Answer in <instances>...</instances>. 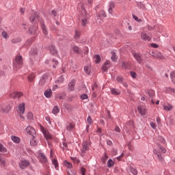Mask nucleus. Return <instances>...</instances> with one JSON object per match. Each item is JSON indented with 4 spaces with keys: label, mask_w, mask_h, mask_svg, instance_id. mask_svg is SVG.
Masks as SVG:
<instances>
[{
    "label": "nucleus",
    "mask_w": 175,
    "mask_h": 175,
    "mask_svg": "<svg viewBox=\"0 0 175 175\" xmlns=\"http://www.w3.org/2000/svg\"><path fill=\"white\" fill-rule=\"evenodd\" d=\"M48 49L53 55H57V49L55 46L51 45L48 47Z\"/></svg>",
    "instance_id": "obj_15"
},
{
    "label": "nucleus",
    "mask_w": 175,
    "mask_h": 175,
    "mask_svg": "<svg viewBox=\"0 0 175 175\" xmlns=\"http://www.w3.org/2000/svg\"><path fill=\"white\" fill-rule=\"evenodd\" d=\"M38 143H39V141H38V139H35V137H33V139L30 141L31 146H37Z\"/></svg>",
    "instance_id": "obj_31"
},
{
    "label": "nucleus",
    "mask_w": 175,
    "mask_h": 175,
    "mask_svg": "<svg viewBox=\"0 0 175 175\" xmlns=\"http://www.w3.org/2000/svg\"><path fill=\"white\" fill-rule=\"evenodd\" d=\"M116 8V3L113 1L109 2V8L108 9V12L109 14H113V9Z\"/></svg>",
    "instance_id": "obj_17"
},
{
    "label": "nucleus",
    "mask_w": 175,
    "mask_h": 175,
    "mask_svg": "<svg viewBox=\"0 0 175 175\" xmlns=\"http://www.w3.org/2000/svg\"><path fill=\"white\" fill-rule=\"evenodd\" d=\"M7 151L8 150H6V148L0 143V152H7Z\"/></svg>",
    "instance_id": "obj_42"
},
{
    "label": "nucleus",
    "mask_w": 175,
    "mask_h": 175,
    "mask_svg": "<svg viewBox=\"0 0 175 175\" xmlns=\"http://www.w3.org/2000/svg\"><path fill=\"white\" fill-rule=\"evenodd\" d=\"M26 132L28 135L32 136V137H36V131L34 130L33 127L29 126L26 128Z\"/></svg>",
    "instance_id": "obj_4"
},
{
    "label": "nucleus",
    "mask_w": 175,
    "mask_h": 175,
    "mask_svg": "<svg viewBox=\"0 0 175 175\" xmlns=\"http://www.w3.org/2000/svg\"><path fill=\"white\" fill-rule=\"evenodd\" d=\"M75 33V39H79V38H80V31L76 30Z\"/></svg>",
    "instance_id": "obj_51"
},
{
    "label": "nucleus",
    "mask_w": 175,
    "mask_h": 175,
    "mask_svg": "<svg viewBox=\"0 0 175 175\" xmlns=\"http://www.w3.org/2000/svg\"><path fill=\"white\" fill-rule=\"evenodd\" d=\"M48 80L49 77H47V75H43L40 80L39 85H41V87H43V85H46V84H47Z\"/></svg>",
    "instance_id": "obj_6"
},
{
    "label": "nucleus",
    "mask_w": 175,
    "mask_h": 175,
    "mask_svg": "<svg viewBox=\"0 0 175 175\" xmlns=\"http://www.w3.org/2000/svg\"><path fill=\"white\" fill-rule=\"evenodd\" d=\"M112 166H114V161L111 159H109L107 162V167H112Z\"/></svg>",
    "instance_id": "obj_41"
},
{
    "label": "nucleus",
    "mask_w": 175,
    "mask_h": 175,
    "mask_svg": "<svg viewBox=\"0 0 175 175\" xmlns=\"http://www.w3.org/2000/svg\"><path fill=\"white\" fill-rule=\"evenodd\" d=\"M27 118L28 120H33V113H32L31 112H28L27 113Z\"/></svg>",
    "instance_id": "obj_48"
},
{
    "label": "nucleus",
    "mask_w": 175,
    "mask_h": 175,
    "mask_svg": "<svg viewBox=\"0 0 175 175\" xmlns=\"http://www.w3.org/2000/svg\"><path fill=\"white\" fill-rule=\"evenodd\" d=\"M64 165L67 167L68 170H70V169H72L73 167V165H72V163H69L68 161H64Z\"/></svg>",
    "instance_id": "obj_25"
},
{
    "label": "nucleus",
    "mask_w": 175,
    "mask_h": 175,
    "mask_svg": "<svg viewBox=\"0 0 175 175\" xmlns=\"http://www.w3.org/2000/svg\"><path fill=\"white\" fill-rule=\"evenodd\" d=\"M41 130L42 131V133L44 136V137H46L47 139H51V135L50 134V133H49V131H46V129H44V128L41 127Z\"/></svg>",
    "instance_id": "obj_14"
},
{
    "label": "nucleus",
    "mask_w": 175,
    "mask_h": 175,
    "mask_svg": "<svg viewBox=\"0 0 175 175\" xmlns=\"http://www.w3.org/2000/svg\"><path fill=\"white\" fill-rule=\"evenodd\" d=\"M156 58H160V59H163V55L161 53H157L156 55H154Z\"/></svg>",
    "instance_id": "obj_53"
},
{
    "label": "nucleus",
    "mask_w": 175,
    "mask_h": 175,
    "mask_svg": "<svg viewBox=\"0 0 175 175\" xmlns=\"http://www.w3.org/2000/svg\"><path fill=\"white\" fill-rule=\"evenodd\" d=\"M160 152L165 154L166 152V148L162 147L160 144L158 145Z\"/></svg>",
    "instance_id": "obj_39"
},
{
    "label": "nucleus",
    "mask_w": 175,
    "mask_h": 175,
    "mask_svg": "<svg viewBox=\"0 0 175 175\" xmlns=\"http://www.w3.org/2000/svg\"><path fill=\"white\" fill-rule=\"evenodd\" d=\"M116 80L118 83H122L124 82V78L122 77H117Z\"/></svg>",
    "instance_id": "obj_49"
},
{
    "label": "nucleus",
    "mask_w": 175,
    "mask_h": 175,
    "mask_svg": "<svg viewBox=\"0 0 175 175\" xmlns=\"http://www.w3.org/2000/svg\"><path fill=\"white\" fill-rule=\"evenodd\" d=\"M14 68L20 69L23 66V56L17 55L15 58V62H14Z\"/></svg>",
    "instance_id": "obj_2"
},
{
    "label": "nucleus",
    "mask_w": 175,
    "mask_h": 175,
    "mask_svg": "<svg viewBox=\"0 0 175 175\" xmlns=\"http://www.w3.org/2000/svg\"><path fill=\"white\" fill-rule=\"evenodd\" d=\"M52 62L54 65H58V61L57 60L53 59Z\"/></svg>",
    "instance_id": "obj_64"
},
{
    "label": "nucleus",
    "mask_w": 175,
    "mask_h": 175,
    "mask_svg": "<svg viewBox=\"0 0 175 175\" xmlns=\"http://www.w3.org/2000/svg\"><path fill=\"white\" fill-rule=\"evenodd\" d=\"M88 18H90V14L87 13V10L84 8V5L81 6V25L85 27L88 24Z\"/></svg>",
    "instance_id": "obj_1"
},
{
    "label": "nucleus",
    "mask_w": 175,
    "mask_h": 175,
    "mask_svg": "<svg viewBox=\"0 0 175 175\" xmlns=\"http://www.w3.org/2000/svg\"><path fill=\"white\" fill-rule=\"evenodd\" d=\"M76 85V81L72 80L71 82L68 84V90L70 91H73L75 90V85Z\"/></svg>",
    "instance_id": "obj_21"
},
{
    "label": "nucleus",
    "mask_w": 175,
    "mask_h": 175,
    "mask_svg": "<svg viewBox=\"0 0 175 175\" xmlns=\"http://www.w3.org/2000/svg\"><path fill=\"white\" fill-rule=\"evenodd\" d=\"M50 157H51V159L52 161V163L53 165H54L55 166V169H58V162L57 161V159H54V152H53V150H51L50 152Z\"/></svg>",
    "instance_id": "obj_5"
},
{
    "label": "nucleus",
    "mask_w": 175,
    "mask_h": 175,
    "mask_svg": "<svg viewBox=\"0 0 175 175\" xmlns=\"http://www.w3.org/2000/svg\"><path fill=\"white\" fill-rule=\"evenodd\" d=\"M94 61L96 64H99V62H100V56H99V55H94Z\"/></svg>",
    "instance_id": "obj_33"
},
{
    "label": "nucleus",
    "mask_w": 175,
    "mask_h": 175,
    "mask_svg": "<svg viewBox=\"0 0 175 175\" xmlns=\"http://www.w3.org/2000/svg\"><path fill=\"white\" fill-rule=\"evenodd\" d=\"M111 59L113 61V62H116V61H117V55H116V53L111 52Z\"/></svg>",
    "instance_id": "obj_40"
},
{
    "label": "nucleus",
    "mask_w": 175,
    "mask_h": 175,
    "mask_svg": "<svg viewBox=\"0 0 175 175\" xmlns=\"http://www.w3.org/2000/svg\"><path fill=\"white\" fill-rule=\"evenodd\" d=\"M170 78L172 83L175 84V71L170 72Z\"/></svg>",
    "instance_id": "obj_37"
},
{
    "label": "nucleus",
    "mask_w": 175,
    "mask_h": 175,
    "mask_svg": "<svg viewBox=\"0 0 175 175\" xmlns=\"http://www.w3.org/2000/svg\"><path fill=\"white\" fill-rule=\"evenodd\" d=\"M148 94L150 98H152V96H154L155 95V92L152 90H150L148 92Z\"/></svg>",
    "instance_id": "obj_45"
},
{
    "label": "nucleus",
    "mask_w": 175,
    "mask_h": 175,
    "mask_svg": "<svg viewBox=\"0 0 175 175\" xmlns=\"http://www.w3.org/2000/svg\"><path fill=\"white\" fill-rule=\"evenodd\" d=\"M91 69H92L91 65L84 66V72H85L86 75H90L91 73Z\"/></svg>",
    "instance_id": "obj_24"
},
{
    "label": "nucleus",
    "mask_w": 175,
    "mask_h": 175,
    "mask_svg": "<svg viewBox=\"0 0 175 175\" xmlns=\"http://www.w3.org/2000/svg\"><path fill=\"white\" fill-rule=\"evenodd\" d=\"M73 162H75V163H79L80 161L79 159H77V158H75L72 159Z\"/></svg>",
    "instance_id": "obj_62"
},
{
    "label": "nucleus",
    "mask_w": 175,
    "mask_h": 175,
    "mask_svg": "<svg viewBox=\"0 0 175 175\" xmlns=\"http://www.w3.org/2000/svg\"><path fill=\"white\" fill-rule=\"evenodd\" d=\"M72 51L75 54H80V53H81V50H80V48L76 46L72 47Z\"/></svg>",
    "instance_id": "obj_29"
},
{
    "label": "nucleus",
    "mask_w": 175,
    "mask_h": 175,
    "mask_svg": "<svg viewBox=\"0 0 175 175\" xmlns=\"http://www.w3.org/2000/svg\"><path fill=\"white\" fill-rule=\"evenodd\" d=\"M55 98L56 99H64L65 98V96H64L62 94L59 93L57 94H55Z\"/></svg>",
    "instance_id": "obj_36"
},
{
    "label": "nucleus",
    "mask_w": 175,
    "mask_h": 175,
    "mask_svg": "<svg viewBox=\"0 0 175 175\" xmlns=\"http://www.w3.org/2000/svg\"><path fill=\"white\" fill-rule=\"evenodd\" d=\"M130 75H131V77H133V79H136V76H137L136 72L132 71L130 72Z\"/></svg>",
    "instance_id": "obj_54"
},
{
    "label": "nucleus",
    "mask_w": 175,
    "mask_h": 175,
    "mask_svg": "<svg viewBox=\"0 0 175 175\" xmlns=\"http://www.w3.org/2000/svg\"><path fill=\"white\" fill-rule=\"evenodd\" d=\"M115 131L116 132H121V129H120V127L118 126H116V127H115Z\"/></svg>",
    "instance_id": "obj_61"
},
{
    "label": "nucleus",
    "mask_w": 175,
    "mask_h": 175,
    "mask_svg": "<svg viewBox=\"0 0 175 175\" xmlns=\"http://www.w3.org/2000/svg\"><path fill=\"white\" fill-rule=\"evenodd\" d=\"M38 18H39V16L38 15V14L35 13L30 17V21H31V23H33V21H36Z\"/></svg>",
    "instance_id": "obj_28"
},
{
    "label": "nucleus",
    "mask_w": 175,
    "mask_h": 175,
    "mask_svg": "<svg viewBox=\"0 0 175 175\" xmlns=\"http://www.w3.org/2000/svg\"><path fill=\"white\" fill-rule=\"evenodd\" d=\"M67 173L68 175H76V171L75 170H67Z\"/></svg>",
    "instance_id": "obj_43"
},
{
    "label": "nucleus",
    "mask_w": 175,
    "mask_h": 175,
    "mask_svg": "<svg viewBox=\"0 0 175 175\" xmlns=\"http://www.w3.org/2000/svg\"><path fill=\"white\" fill-rule=\"evenodd\" d=\"M137 110L141 116H146V108L143 106H138Z\"/></svg>",
    "instance_id": "obj_18"
},
{
    "label": "nucleus",
    "mask_w": 175,
    "mask_h": 175,
    "mask_svg": "<svg viewBox=\"0 0 175 175\" xmlns=\"http://www.w3.org/2000/svg\"><path fill=\"white\" fill-rule=\"evenodd\" d=\"M35 77H36V75L35 73H31L28 75L27 77V80L28 81H29V83L33 81V80L35 79Z\"/></svg>",
    "instance_id": "obj_27"
},
{
    "label": "nucleus",
    "mask_w": 175,
    "mask_h": 175,
    "mask_svg": "<svg viewBox=\"0 0 175 175\" xmlns=\"http://www.w3.org/2000/svg\"><path fill=\"white\" fill-rule=\"evenodd\" d=\"M82 150L81 152L82 154H85L86 151H88L90 150V146H91V144L88 141H84L82 144Z\"/></svg>",
    "instance_id": "obj_3"
},
{
    "label": "nucleus",
    "mask_w": 175,
    "mask_h": 175,
    "mask_svg": "<svg viewBox=\"0 0 175 175\" xmlns=\"http://www.w3.org/2000/svg\"><path fill=\"white\" fill-rule=\"evenodd\" d=\"M0 165L5 167L6 166V160L5 158L2 157V154H0Z\"/></svg>",
    "instance_id": "obj_23"
},
{
    "label": "nucleus",
    "mask_w": 175,
    "mask_h": 175,
    "mask_svg": "<svg viewBox=\"0 0 175 175\" xmlns=\"http://www.w3.org/2000/svg\"><path fill=\"white\" fill-rule=\"evenodd\" d=\"M98 88V84L94 83V85L92 86V91H95Z\"/></svg>",
    "instance_id": "obj_58"
},
{
    "label": "nucleus",
    "mask_w": 175,
    "mask_h": 175,
    "mask_svg": "<svg viewBox=\"0 0 175 175\" xmlns=\"http://www.w3.org/2000/svg\"><path fill=\"white\" fill-rule=\"evenodd\" d=\"M111 92L113 95H120L121 92L117 89H111Z\"/></svg>",
    "instance_id": "obj_32"
},
{
    "label": "nucleus",
    "mask_w": 175,
    "mask_h": 175,
    "mask_svg": "<svg viewBox=\"0 0 175 175\" xmlns=\"http://www.w3.org/2000/svg\"><path fill=\"white\" fill-rule=\"evenodd\" d=\"M122 69H128L129 68V64L126 62H123L122 64Z\"/></svg>",
    "instance_id": "obj_44"
},
{
    "label": "nucleus",
    "mask_w": 175,
    "mask_h": 175,
    "mask_svg": "<svg viewBox=\"0 0 175 175\" xmlns=\"http://www.w3.org/2000/svg\"><path fill=\"white\" fill-rule=\"evenodd\" d=\"M20 12L24 14L25 13V8H21L20 9Z\"/></svg>",
    "instance_id": "obj_63"
},
{
    "label": "nucleus",
    "mask_w": 175,
    "mask_h": 175,
    "mask_svg": "<svg viewBox=\"0 0 175 175\" xmlns=\"http://www.w3.org/2000/svg\"><path fill=\"white\" fill-rule=\"evenodd\" d=\"M150 126L153 129H155L157 128V125H155V123L151 122H150Z\"/></svg>",
    "instance_id": "obj_59"
},
{
    "label": "nucleus",
    "mask_w": 175,
    "mask_h": 175,
    "mask_svg": "<svg viewBox=\"0 0 175 175\" xmlns=\"http://www.w3.org/2000/svg\"><path fill=\"white\" fill-rule=\"evenodd\" d=\"M64 80H65V78L64 77V75H61L59 79H58V81L59 83H64Z\"/></svg>",
    "instance_id": "obj_55"
},
{
    "label": "nucleus",
    "mask_w": 175,
    "mask_h": 175,
    "mask_svg": "<svg viewBox=\"0 0 175 175\" xmlns=\"http://www.w3.org/2000/svg\"><path fill=\"white\" fill-rule=\"evenodd\" d=\"M173 109V106L170 104H165L163 105V109L165 110V111H170Z\"/></svg>",
    "instance_id": "obj_26"
},
{
    "label": "nucleus",
    "mask_w": 175,
    "mask_h": 175,
    "mask_svg": "<svg viewBox=\"0 0 175 175\" xmlns=\"http://www.w3.org/2000/svg\"><path fill=\"white\" fill-rule=\"evenodd\" d=\"M53 114H58L59 113V108L58 106H55L52 110Z\"/></svg>",
    "instance_id": "obj_34"
},
{
    "label": "nucleus",
    "mask_w": 175,
    "mask_h": 175,
    "mask_svg": "<svg viewBox=\"0 0 175 175\" xmlns=\"http://www.w3.org/2000/svg\"><path fill=\"white\" fill-rule=\"evenodd\" d=\"M130 172L131 173H132V174L133 175H137V170L133 168V167H131L130 169Z\"/></svg>",
    "instance_id": "obj_46"
},
{
    "label": "nucleus",
    "mask_w": 175,
    "mask_h": 175,
    "mask_svg": "<svg viewBox=\"0 0 175 175\" xmlns=\"http://www.w3.org/2000/svg\"><path fill=\"white\" fill-rule=\"evenodd\" d=\"M158 140L159 142H160L161 143H162V144H165V143H166V141L165 140V138H163V137L161 136H159L158 137Z\"/></svg>",
    "instance_id": "obj_47"
},
{
    "label": "nucleus",
    "mask_w": 175,
    "mask_h": 175,
    "mask_svg": "<svg viewBox=\"0 0 175 175\" xmlns=\"http://www.w3.org/2000/svg\"><path fill=\"white\" fill-rule=\"evenodd\" d=\"M23 94L21 92H13L10 94V98L12 99H16V98H21Z\"/></svg>",
    "instance_id": "obj_13"
},
{
    "label": "nucleus",
    "mask_w": 175,
    "mask_h": 175,
    "mask_svg": "<svg viewBox=\"0 0 175 175\" xmlns=\"http://www.w3.org/2000/svg\"><path fill=\"white\" fill-rule=\"evenodd\" d=\"M132 54L135 59H136L137 62H138V64H142L143 62V59H142V56L139 55V53L132 52Z\"/></svg>",
    "instance_id": "obj_8"
},
{
    "label": "nucleus",
    "mask_w": 175,
    "mask_h": 175,
    "mask_svg": "<svg viewBox=\"0 0 175 175\" xmlns=\"http://www.w3.org/2000/svg\"><path fill=\"white\" fill-rule=\"evenodd\" d=\"M10 110H12V107L10 105L1 106V111L2 113H9Z\"/></svg>",
    "instance_id": "obj_10"
},
{
    "label": "nucleus",
    "mask_w": 175,
    "mask_h": 175,
    "mask_svg": "<svg viewBox=\"0 0 175 175\" xmlns=\"http://www.w3.org/2000/svg\"><path fill=\"white\" fill-rule=\"evenodd\" d=\"M40 25H41V28H42V32H43L44 36H47V35H49V31H47V27H46V26L44 25V23L43 22H41Z\"/></svg>",
    "instance_id": "obj_16"
},
{
    "label": "nucleus",
    "mask_w": 175,
    "mask_h": 175,
    "mask_svg": "<svg viewBox=\"0 0 175 175\" xmlns=\"http://www.w3.org/2000/svg\"><path fill=\"white\" fill-rule=\"evenodd\" d=\"M28 166H29V161L26 160L21 161L19 163L21 169H25L26 167H28Z\"/></svg>",
    "instance_id": "obj_11"
},
{
    "label": "nucleus",
    "mask_w": 175,
    "mask_h": 175,
    "mask_svg": "<svg viewBox=\"0 0 175 175\" xmlns=\"http://www.w3.org/2000/svg\"><path fill=\"white\" fill-rule=\"evenodd\" d=\"M18 110L20 114H24L25 113V103H22L18 106Z\"/></svg>",
    "instance_id": "obj_9"
},
{
    "label": "nucleus",
    "mask_w": 175,
    "mask_h": 175,
    "mask_svg": "<svg viewBox=\"0 0 175 175\" xmlns=\"http://www.w3.org/2000/svg\"><path fill=\"white\" fill-rule=\"evenodd\" d=\"M81 99H82V100L88 99V95H87V94H82L81 96Z\"/></svg>",
    "instance_id": "obj_57"
},
{
    "label": "nucleus",
    "mask_w": 175,
    "mask_h": 175,
    "mask_svg": "<svg viewBox=\"0 0 175 175\" xmlns=\"http://www.w3.org/2000/svg\"><path fill=\"white\" fill-rule=\"evenodd\" d=\"M52 95H53V91H51V89H48L44 92V96L46 98H51Z\"/></svg>",
    "instance_id": "obj_22"
},
{
    "label": "nucleus",
    "mask_w": 175,
    "mask_h": 175,
    "mask_svg": "<svg viewBox=\"0 0 175 175\" xmlns=\"http://www.w3.org/2000/svg\"><path fill=\"white\" fill-rule=\"evenodd\" d=\"M74 129H75V124L73 123H69L66 126V130L68 131H72Z\"/></svg>",
    "instance_id": "obj_30"
},
{
    "label": "nucleus",
    "mask_w": 175,
    "mask_h": 175,
    "mask_svg": "<svg viewBox=\"0 0 175 175\" xmlns=\"http://www.w3.org/2000/svg\"><path fill=\"white\" fill-rule=\"evenodd\" d=\"M153 152H154V154L157 155V158H158L159 161H160V162H162V161H163V157H162L161 152H158V150H157V149H154Z\"/></svg>",
    "instance_id": "obj_19"
},
{
    "label": "nucleus",
    "mask_w": 175,
    "mask_h": 175,
    "mask_svg": "<svg viewBox=\"0 0 175 175\" xmlns=\"http://www.w3.org/2000/svg\"><path fill=\"white\" fill-rule=\"evenodd\" d=\"M38 159H40V161L42 162V163H47V157H46V155H44L43 153L38 154Z\"/></svg>",
    "instance_id": "obj_12"
},
{
    "label": "nucleus",
    "mask_w": 175,
    "mask_h": 175,
    "mask_svg": "<svg viewBox=\"0 0 175 175\" xmlns=\"http://www.w3.org/2000/svg\"><path fill=\"white\" fill-rule=\"evenodd\" d=\"M2 36L4 39H8V38H9V34H8L6 31H3Z\"/></svg>",
    "instance_id": "obj_50"
},
{
    "label": "nucleus",
    "mask_w": 175,
    "mask_h": 175,
    "mask_svg": "<svg viewBox=\"0 0 175 175\" xmlns=\"http://www.w3.org/2000/svg\"><path fill=\"white\" fill-rule=\"evenodd\" d=\"M12 43H13L14 44H16V43H20V42H21V38H13L11 40Z\"/></svg>",
    "instance_id": "obj_35"
},
{
    "label": "nucleus",
    "mask_w": 175,
    "mask_h": 175,
    "mask_svg": "<svg viewBox=\"0 0 175 175\" xmlns=\"http://www.w3.org/2000/svg\"><path fill=\"white\" fill-rule=\"evenodd\" d=\"M133 18H134V20H135V21H137V23H142V19H139L137 16L133 14Z\"/></svg>",
    "instance_id": "obj_52"
},
{
    "label": "nucleus",
    "mask_w": 175,
    "mask_h": 175,
    "mask_svg": "<svg viewBox=\"0 0 175 175\" xmlns=\"http://www.w3.org/2000/svg\"><path fill=\"white\" fill-rule=\"evenodd\" d=\"M11 139L12 142H14V143H18L20 142V138H18V137L16 136H12Z\"/></svg>",
    "instance_id": "obj_38"
},
{
    "label": "nucleus",
    "mask_w": 175,
    "mask_h": 175,
    "mask_svg": "<svg viewBox=\"0 0 175 175\" xmlns=\"http://www.w3.org/2000/svg\"><path fill=\"white\" fill-rule=\"evenodd\" d=\"M152 38V37L151 36L148 35L146 32H142L141 33V39H142V40H147L148 42H150Z\"/></svg>",
    "instance_id": "obj_7"
},
{
    "label": "nucleus",
    "mask_w": 175,
    "mask_h": 175,
    "mask_svg": "<svg viewBox=\"0 0 175 175\" xmlns=\"http://www.w3.org/2000/svg\"><path fill=\"white\" fill-rule=\"evenodd\" d=\"M110 68V62L106 61L102 67L103 71L106 72Z\"/></svg>",
    "instance_id": "obj_20"
},
{
    "label": "nucleus",
    "mask_w": 175,
    "mask_h": 175,
    "mask_svg": "<svg viewBox=\"0 0 175 175\" xmlns=\"http://www.w3.org/2000/svg\"><path fill=\"white\" fill-rule=\"evenodd\" d=\"M151 47H153V49H158L159 47V45L155 44V43H152L150 44Z\"/></svg>",
    "instance_id": "obj_56"
},
{
    "label": "nucleus",
    "mask_w": 175,
    "mask_h": 175,
    "mask_svg": "<svg viewBox=\"0 0 175 175\" xmlns=\"http://www.w3.org/2000/svg\"><path fill=\"white\" fill-rule=\"evenodd\" d=\"M88 122L89 124H92V118H91V116L88 117Z\"/></svg>",
    "instance_id": "obj_60"
}]
</instances>
